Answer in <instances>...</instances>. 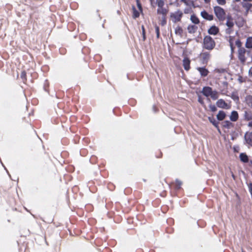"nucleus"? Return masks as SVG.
<instances>
[{
  "label": "nucleus",
  "mask_w": 252,
  "mask_h": 252,
  "mask_svg": "<svg viewBox=\"0 0 252 252\" xmlns=\"http://www.w3.org/2000/svg\"><path fill=\"white\" fill-rule=\"evenodd\" d=\"M202 93L204 95L210 97L214 100L217 99L219 97V93L217 91H213L210 87L204 88Z\"/></svg>",
  "instance_id": "f257e3e1"
},
{
  "label": "nucleus",
  "mask_w": 252,
  "mask_h": 252,
  "mask_svg": "<svg viewBox=\"0 0 252 252\" xmlns=\"http://www.w3.org/2000/svg\"><path fill=\"white\" fill-rule=\"evenodd\" d=\"M215 43L213 39L208 36L205 37L204 39V47L208 50H212L214 48Z\"/></svg>",
  "instance_id": "f03ea898"
},
{
  "label": "nucleus",
  "mask_w": 252,
  "mask_h": 252,
  "mask_svg": "<svg viewBox=\"0 0 252 252\" xmlns=\"http://www.w3.org/2000/svg\"><path fill=\"white\" fill-rule=\"evenodd\" d=\"M183 16V13L180 10H178L170 14V20L174 23L179 22Z\"/></svg>",
  "instance_id": "7ed1b4c3"
},
{
  "label": "nucleus",
  "mask_w": 252,
  "mask_h": 252,
  "mask_svg": "<svg viewBox=\"0 0 252 252\" xmlns=\"http://www.w3.org/2000/svg\"><path fill=\"white\" fill-rule=\"evenodd\" d=\"M214 11L216 16L219 20H224L225 17V12L222 8L219 6H216L214 8Z\"/></svg>",
  "instance_id": "20e7f679"
},
{
  "label": "nucleus",
  "mask_w": 252,
  "mask_h": 252,
  "mask_svg": "<svg viewBox=\"0 0 252 252\" xmlns=\"http://www.w3.org/2000/svg\"><path fill=\"white\" fill-rule=\"evenodd\" d=\"M216 104L217 106L219 107V108L223 109H229L230 108V104L226 103L225 101L222 99H219L217 101Z\"/></svg>",
  "instance_id": "39448f33"
},
{
  "label": "nucleus",
  "mask_w": 252,
  "mask_h": 252,
  "mask_svg": "<svg viewBox=\"0 0 252 252\" xmlns=\"http://www.w3.org/2000/svg\"><path fill=\"white\" fill-rule=\"evenodd\" d=\"M190 61L188 58H185L183 60V65L186 70H189L190 69Z\"/></svg>",
  "instance_id": "423d86ee"
},
{
  "label": "nucleus",
  "mask_w": 252,
  "mask_h": 252,
  "mask_svg": "<svg viewBox=\"0 0 252 252\" xmlns=\"http://www.w3.org/2000/svg\"><path fill=\"white\" fill-rule=\"evenodd\" d=\"M201 16L205 19L211 21L213 19V16L212 14H210L205 11H202L201 12Z\"/></svg>",
  "instance_id": "0eeeda50"
},
{
  "label": "nucleus",
  "mask_w": 252,
  "mask_h": 252,
  "mask_svg": "<svg viewBox=\"0 0 252 252\" xmlns=\"http://www.w3.org/2000/svg\"><path fill=\"white\" fill-rule=\"evenodd\" d=\"M219 31V29L217 27L213 26L208 30V33L210 34L216 35Z\"/></svg>",
  "instance_id": "6e6552de"
},
{
  "label": "nucleus",
  "mask_w": 252,
  "mask_h": 252,
  "mask_svg": "<svg viewBox=\"0 0 252 252\" xmlns=\"http://www.w3.org/2000/svg\"><path fill=\"white\" fill-rule=\"evenodd\" d=\"M245 137L247 142L252 146V133H246Z\"/></svg>",
  "instance_id": "1a4fd4ad"
},
{
  "label": "nucleus",
  "mask_w": 252,
  "mask_h": 252,
  "mask_svg": "<svg viewBox=\"0 0 252 252\" xmlns=\"http://www.w3.org/2000/svg\"><path fill=\"white\" fill-rule=\"evenodd\" d=\"M197 70L199 71L201 75L202 76H206L208 75L209 72L208 70L204 67H198L197 68Z\"/></svg>",
  "instance_id": "9d476101"
},
{
  "label": "nucleus",
  "mask_w": 252,
  "mask_h": 252,
  "mask_svg": "<svg viewBox=\"0 0 252 252\" xmlns=\"http://www.w3.org/2000/svg\"><path fill=\"white\" fill-rule=\"evenodd\" d=\"M238 118V115L236 111H232L230 116V119L232 121H236Z\"/></svg>",
  "instance_id": "9b49d317"
},
{
  "label": "nucleus",
  "mask_w": 252,
  "mask_h": 252,
  "mask_svg": "<svg viewBox=\"0 0 252 252\" xmlns=\"http://www.w3.org/2000/svg\"><path fill=\"white\" fill-rule=\"evenodd\" d=\"M245 45L247 48H252V37L247 38Z\"/></svg>",
  "instance_id": "f8f14e48"
},
{
  "label": "nucleus",
  "mask_w": 252,
  "mask_h": 252,
  "mask_svg": "<svg viewBox=\"0 0 252 252\" xmlns=\"http://www.w3.org/2000/svg\"><path fill=\"white\" fill-rule=\"evenodd\" d=\"M225 117V114L224 112L220 111L217 115V119L220 121L223 120Z\"/></svg>",
  "instance_id": "ddd939ff"
},
{
  "label": "nucleus",
  "mask_w": 252,
  "mask_h": 252,
  "mask_svg": "<svg viewBox=\"0 0 252 252\" xmlns=\"http://www.w3.org/2000/svg\"><path fill=\"white\" fill-rule=\"evenodd\" d=\"M240 158L243 162H247L248 161V156L245 154H241L240 155Z\"/></svg>",
  "instance_id": "4468645a"
},
{
  "label": "nucleus",
  "mask_w": 252,
  "mask_h": 252,
  "mask_svg": "<svg viewBox=\"0 0 252 252\" xmlns=\"http://www.w3.org/2000/svg\"><path fill=\"white\" fill-rule=\"evenodd\" d=\"M242 5L243 7L247 11L252 9V4L251 3H245L243 4Z\"/></svg>",
  "instance_id": "2eb2a0df"
},
{
  "label": "nucleus",
  "mask_w": 252,
  "mask_h": 252,
  "mask_svg": "<svg viewBox=\"0 0 252 252\" xmlns=\"http://www.w3.org/2000/svg\"><path fill=\"white\" fill-rule=\"evenodd\" d=\"M27 72L25 70H23L21 72V78L24 82L27 80Z\"/></svg>",
  "instance_id": "dca6fc26"
},
{
  "label": "nucleus",
  "mask_w": 252,
  "mask_h": 252,
  "mask_svg": "<svg viewBox=\"0 0 252 252\" xmlns=\"http://www.w3.org/2000/svg\"><path fill=\"white\" fill-rule=\"evenodd\" d=\"M158 13L162 14L163 15H165L167 13V10L165 8L163 7H159L158 9Z\"/></svg>",
  "instance_id": "f3484780"
},
{
  "label": "nucleus",
  "mask_w": 252,
  "mask_h": 252,
  "mask_svg": "<svg viewBox=\"0 0 252 252\" xmlns=\"http://www.w3.org/2000/svg\"><path fill=\"white\" fill-rule=\"evenodd\" d=\"M183 32L182 29L180 27H177L175 29V33L176 34L181 35Z\"/></svg>",
  "instance_id": "a211bd4d"
},
{
  "label": "nucleus",
  "mask_w": 252,
  "mask_h": 252,
  "mask_svg": "<svg viewBox=\"0 0 252 252\" xmlns=\"http://www.w3.org/2000/svg\"><path fill=\"white\" fill-rule=\"evenodd\" d=\"M24 1L26 2L25 5H26L28 6V8H29L30 10H32V0H24Z\"/></svg>",
  "instance_id": "6ab92c4d"
},
{
  "label": "nucleus",
  "mask_w": 252,
  "mask_h": 252,
  "mask_svg": "<svg viewBox=\"0 0 252 252\" xmlns=\"http://www.w3.org/2000/svg\"><path fill=\"white\" fill-rule=\"evenodd\" d=\"M226 25L229 28H232L233 25L234 23L232 20L230 19H228L227 22H226Z\"/></svg>",
  "instance_id": "aec40b11"
},
{
  "label": "nucleus",
  "mask_w": 252,
  "mask_h": 252,
  "mask_svg": "<svg viewBox=\"0 0 252 252\" xmlns=\"http://www.w3.org/2000/svg\"><path fill=\"white\" fill-rule=\"evenodd\" d=\"M223 126L229 128L232 126V124L230 122L226 121L224 122Z\"/></svg>",
  "instance_id": "412c9836"
},
{
  "label": "nucleus",
  "mask_w": 252,
  "mask_h": 252,
  "mask_svg": "<svg viewBox=\"0 0 252 252\" xmlns=\"http://www.w3.org/2000/svg\"><path fill=\"white\" fill-rule=\"evenodd\" d=\"M133 16L134 18H137L139 16V12L136 10L134 7H133Z\"/></svg>",
  "instance_id": "4be33fe9"
},
{
  "label": "nucleus",
  "mask_w": 252,
  "mask_h": 252,
  "mask_svg": "<svg viewBox=\"0 0 252 252\" xmlns=\"http://www.w3.org/2000/svg\"><path fill=\"white\" fill-rule=\"evenodd\" d=\"M191 20L194 24H198L199 22L198 19L195 16H192L191 17Z\"/></svg>",
  "instance_id": "5701e85b"
},
{
  "label": "nucleus",
  "mask_w": 252,
  "mask_h": 252,
  "mask_svg": "<svg viewBox=\"0 0 252 252\" xmlns=\"http://www.w3.org/2000/svg\"><path fill=\"white\" fill-rule=\"evenodd\" d=\"M201 56L204 60H208L210 57L208 54L205 53H202Z\"/></svg>",
  "instance_id": "b1692460"
},
{
  "label": "nucleus",
  "mask_w": 252,
  "mask_h": 252,
  "mask_svg": "<svg viewBox=\"0 0 252 252\" xmlns=\"http://www.w3.org/2000/svg\"><path fill=\"white\" fill-rule=\"evenodd\" d=\"M164 4V1L163 0H158L157 4H158V8L163 7Z\"/></svg>",
  "instance_id": "393cba45"
},
{
  "label": "nucleus",
  "mask_w": 252,
  "mask_h": 252,
  "mask_svg": "<svg viewBox=\"0 0 252 252\" xmlns=\"http://www.w3.org/2000/svg\"><path fill=\"white\" fill-rule=\"evenodd\" d=\"M217 1L220 5H224L226 3L225 0H217Z\"/></svg>",
  "instance_id": "a878e982"
},
{
  "label": "nucleus",
  "mask_w": 252,
  "mask_h": 252,
  "mask_svg": "<svg viewBox=\"0 0 252 252\" xmlns=\"http://www.w3.org/2000/svg\"><path fill=\"white\" fill-rule=\"evenodd\" d=\"M136 2H137V5L139 8V10L140 12L142 11V7H141V5L140 3V1L139 0H136Z\"/></svg>",
  "instance_id": "bb28decb"
},
{
  "label": "nucleus",
  "mask_w": 252,
  "mask_h": 252,
  "mask_svg": "<svg viewBox=\"0 0 252 252\" xmlns=\"http://www.w3.org/2000/svg\"><path fill=\"white\" fill-rule=\"evenodd\" d=\"M209 107H210L211 110L213 112H215L217 110V108L215 105H210Z\"/></svg>",
  "instance_id": "cd10ccee"
},
{
  "label": "nucleus",
  "mask_w": 252,
  "mask_h": 252,
  "mask_svg": "<svg viewBox=\"0 0 252 252\" xmlns=\"http://www.w3.org/2000/svg\"><path fill=\"white\" fill-rule=\"evenodd\" d=\"M188 30H189V32H193L195 30V28L193 26H190L188 27Z\"/></svg>",
  "instance_id": "c85d7f7f"
},
{
  "label": "nucleus",
  "mask_w": 252,
  "mask_h": 252,
  "mask_svg": "<svg viewBox=\"0 0 252 252\" xmlns=\"http://www.w3.org/2000/svg\"><path fill=\"white\" fill-rule=\"evenodd\" d=\"M23 247H25V248H24L25 249L24 252H30V249L28 247V246L27 245V244L26 245H25L24 244L23 245Z\"/></svg>",
  "instance_id": "c756f323"
},
{
  "label": "nucleus",
  "mask_w": 252,
  "mask_h": 252,
  "mask_svg": "<svg viewBox=\"0 0 252 252\" xmlns=\"http://www.w3.org/2000/svg\"><path fill=\"white\" fill-rule=\"evenodd\" d=\"M142 34H143V40H144L145 39V29L143 26H142Z\"/></svg>",
  "instance_id": "7c9ffc66"
},
{
  "label": "nucleus",
  "mask_w": 252,
  "mask_h": 252,
  "mask_svg": "<svg viewBox=\"0 0 252 252\" xmlns=\"http://www.w3.org/2000/svg\"><path fill=\"white\" fill-rule=\"evenodd\" d=\"M0 163L1 165V166L3 167L4 169L5 170V172L6 173H8V169H7V168L6 167L5 165L3 164L2 161H0Z\"/></svg>",
  "instance_id": "2f4dec72"
},
{
  "label": "nucleus",
  "mask_w": 252,
  "mask_h": 252,
  "mask_svg": "<svg viewBox=\"0 0 252 252\" xmlns=\"http://www.w3.org/2000/svg\"><path fill=\"white\" fill-rule=\"evenodd\" d=\"M235 44L239 47H241V42H240V41L239 39H238L236 41Z\"/></svg>",
  "instance_id": "473e14b6"
},
{
  "label": "nucleus",
  "mask_w": 252,
  "mask_h": 252,
  "mask_svg": "<svg viewBox=\"0 0 252 252\" xmlns=\"http://www.w3.org/2000/svg\"><path fill=\"white\" fill-rule=\"evenodd\" d=\"M32 20V12L29 13V19L28 20V26L29 27L28 25H29L30 22L32 23V21H31Z\"/></svg>",
  "instance_id": "72a5a7b5"
},
{
  "label": "nucleus",
  "mask_w": 252,
  "mask_h": 252,
  "mask_svg": "<svg viewBox=\"0 0 252 252\" xmlns=\"http://www.w3.org/2000/svg\"><path fill=\"white\" fill-rule=\"evenodd\" d=\"M181 1L184 2L186 5L190 4V2L189 0H181Z\"/></svg>",
  "instance_id": "f704fd0d"
},
{
  "label": "nucleus",
  "mask_w": 252,
  "mask_h": 252,
  "mask_svg": "<svg viewBox=\"0 0 252 252\" xmlns=\"http://www.w3.org/2000/svg\"><path fill=\"white\" fill-rule=\"evenodd\" d=\"M24 209L28 213H29L30 214L32 215V210L31 209H28L27 207L25 206H24Z\"/></svg>",
  "instance_id": "c9c22d12"
},
{
  "label": "nucleus",
  "mask_w": 252,
  "mask_h": 252,
  "mask_svg": "<svg viewBox=\"0 0 252 252\" xmlns=\"http://www.w3.org/2000/svg\"><path fill=\"white\" fill-rule=\"evenodd\" d=\"M156 31H157V37H158L159 34V29L158 27L156 28Z\"/></svg>",
  "instance_id": "e433bc0d"
},
{
  "label": "nucleus",
  "mask_w": 252,
  "mask_h": 252,
  "mask_svg": "<svg viewBox=\"0 0 252 252\" xmlns=\"http://www.w3.org/2000/svg\"><path fill=\"white\" fill-rule=\"evenodd\" d=\"M249 73V75L252 77V67L250 68Z\"/></svg>",
  "instance_id": "4c0bfd02"
},
{
  "label": "nucleus",
  "mask_w": 252,
  "mask_h": 252,
  "mask_svg": "<svg viewBox=\"0 0 252 252\" xmlns=\"http://www.w3.org/2000/svg\"><path fill=\"white\" fill-rule=\"evenodd\" d=\"M27 103L26 107V109L28 110V107H30V103L27 98Z\"/></svg>",
  "instance_id": "58836bf2"
},
{
  "label": "nucleus",
  "mask_w": 252,
  "mask_h": 252,
  "mask_svg": "<svg viewBox=\"0 0 252 252\" xmlns=\"http://www.w3.org/2000/svg\"><path fill=\"white\" fill-rule=\"evenodd\" d=\"M8 175V177H9V178L12 180V178H11V174H10V173L9 172V171H8V173H6Z\"/></svg>",
  "instance_id": "ea45409f"
},
{
  "label": "nucleus",
  "mask_w": 252,
  "mask_h": 252,
  "mask_svg": "<svg viewBox=\"0 0 252 252\" xmlns=\"http://www.w3.org/2000/svg\"><path fill=\"white\" fill-rule=\"evenodd\" d=\"M244 2H251L252 0H242Z\"/></svg>",
  "instance_id": "a19ab883"
},
{
  "label": "nucleus",
  "mask_w": 252,
  "mask_h": 252,
  "mask_svg": "<svg viewBox=\"0 0 252 252\" xmlns=\"http://www.w3.org/2000/svg\"><path fill=\"white\" fill-rule=\"evenodd\" d=\"M30 70L29 69H28V73L29 74H30V76L32 77V72H30Z\"/></svg>",
  "instance_id": "79ce46f5"
},
{
  "label": "nucleus",
  "mask_w": 252,
  "mask_h": 252,
  "mask_svg": "<svg viewBox=\"0 0 252 252\" xmlns=\"http://www.w3.org/2000/svg\"><path fill=\"white\" fill-rule=\"evenodd\" d=\"M205 2L206 3H209L211 1V0H204Z\"/></svg>",
  "instance_id": "37998d69"
},
{
  "label": "nucleus",
  "mask_w": 252,
  "mask_h": 252,
  "mask_svg": "<svg viewBox=\"0 0 252 252\" xmlns=\"http://www.w3.org/2000/svg\"><path fill=\"white\" fill-rule=\"evenodd\" d=\"M28 115H29V117H30L31 116H32V110L31 111V112H30L29 113Z\"/></svg>",
  "instance_id": "c03bdc74"
},
{
  "label": "nucleus",
  "mask_w": 252,
  "mask_h": 252,
  "mask_svg": "<svg viewBox=\"0 0 252 252\" xmlns=\"http://www.w3.org/2000/svg\"><path fill=\"white\" fill-rule=\"evenodd\" d=\"M230 44L231 48L232 47L233 43L231 40L230 41Z\"/></svg>",
  "instance_id": "a18cd8bd"
},
{
  "label": "nucleus",
  "mask_w": 252,
  "mask_h": 252,
  "mask_svg": "<svg viewBox=\"0 0 252 252\" xmlns=\"http://www.w3.org/2000/svg\"><path fill=\"white\" fill-rule=\"evenodd\" d=\"M249 126H252V122L249 124Z\"/></svg>",
  "instance_id": "49530a36"
},
{
  "label": "nucleus",
  "mask_w": 252,
  "mask_h": 252,
  "mask_svg": "<svg viewBox=\"0 0 252 252\" xmlns=\"http://www.w3.org/2000/svg\"><path fill=\"white\" fill-rule=\"evenodd\" d=\"M23 121H26V117H23Z\"/></svg>",
  "instance_id": "de8ad7c7"
},
{
  "label": "nucleus",
  "mask_w": 252,
  "mask_h": 252,
  "mask_svg": "<svg viewBox=\"0 0 252 252\" xmlns=\"http://www.w3.org/2000/svg\"><path fill=\"white\" fill-rule=\"evenodd\" d=\"M29 95H30L32 94V92L31 91H29Z\"/></svg>",
  "instance_id": "09e8293b"
},
{
  "label": "nucleus",
  "mask_w": 252,
  "mask_h": 252,
  "mask_svg": "<svg viewBox=\"0 0 252 252\" xmlns=\"http://www.w3.org/2000/svg\"><path fill=\"white\" fill-rule=\"evenodd\" d=\"M28 231L29 232V234H31V231H30V230H29V229H28Z\"/></svg>",
  "instance_id": "8fccbe9b"
},
{
  "label": "nucleus",
  "mask_w": 252,
  "mask_h": 252,
  "mask_svg": "<svg viewBox=\"0 0 252 252\" xmlns=\"http://www.w3.org/2000/svg\"><path fill=\"white\" fill-rule=\"evenodd\" d=\"M29 55L30 56V57L32 58V54H31V53H29Z\"/></svg>",
  "instance_id": "3c124183"
},
{
  "label": "nucleus",
  "mask_w": 252,
  "mask_h": 252,
  "mask_svg": "<svg viewBox=\"0 0 252 252\" xmlns=\"http://www.w3.org/2000/svg\"><path fill=\"white\" fill-rule=\"evenodd\" d=\"M24 95H25V97L27 98V94H26V93H24Z\"/></svg>",
  "instance_id": "603ef678"
},
{
  "label": "nucleus",
  "mask_w": 252,
  "mask_h": 252,
  "mask_svg": "<svg viewBox=\"0 0 252 252\" xmlns=\"http://www.w3.org/2000/svg\"><path fill=\"white\" fill-rule=\"evenodd\" d=\"M235 1H237V2H238V1H240V0H234Z\"/></svg>",
  "instance_id": "864d4df0"
},
{
  "label": "nucleus",
  "mask_w": 252,
  "mask_h": 252,
  "mask_svg": "<svg viewBox=\"0 0 252 252\" xmlns=\"http://www.w3.org/2000/svg\"><path fill=\"white\" fill-rule=\"evenodd\" d=\"M154 0H150L151 2H153V1H154Z\"/></svg>",
  "instance_id": "5fc2aeb1"
}]
</instances>
